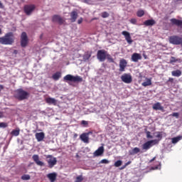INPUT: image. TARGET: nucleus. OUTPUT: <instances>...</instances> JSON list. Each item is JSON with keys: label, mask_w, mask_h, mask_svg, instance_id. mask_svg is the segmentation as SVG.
I'll list each match as a JSON object with an SVG mask.
<instances>
[{"label": "nucleus", "mask_w": 182, "mask_h": 182, "mask_svg": "<svg viewBox=\"0 0 182 182\" xmlns=\"http://www.w3.org/2000/svg\"><path fill=\"white\" fill-rule=\"evenodd\" d=\"M83 177L82 176H77L76 180L75 182H82Z\"/></svg>", "instance_id": "39"}, {"label": "nucleus", "mask_w": 182, "mask_h": 182, "mask_svg": "<svg viewBox=\"0 0 182 182\" xmlns=\"http://www.w3.org/2000/svg\"><path fill=\"white\" fill-rule=\"evenodd\" d=\"M0 22H1V16H0Z\"/></svg>", "instance_id": "58"}, {"label": "nucleus", "mask_w": 182, "mask_h": 182, "mask_svg": "<svg viewBox=\"0 0 182 182\" xmlns=\"http://www.w3.org/2000/svg\"><path fill=\"white\" fill-rule=\"evenodd\" d=\"M122 161L118 160V161H117L114 163V166L115 167H120V166H122Z\"/></svg>", "instance_id": "37"}, {"label": "nucleus", "mask_w": 182, "mask_h": 182, "mask_svg": "<svg viewBox=\"0 0 182 182\" xmlns=\"http://www.w3.org/2000/svg\"><path fill=\"white\" fill-rule=\"evenodd\" d=\"M56 173H50L47 175L48 178L50 180V182H55L56 181V177H57Z\"/></svg>", "instance_id": "21"}, {"label": "nucleus", "mask_w": 182, "mask_h": 182, "mask_svg": "<svg viewBox=\"0 0 182 182\" xmlns=\"http://www.w3.org/2000/svg\"><path fill=\"white\" fill-rule=\"evenodd\" d=\"M92 58V53L90 52H86L83 55V60H89Z\"/></svg>", "instance_id": "28"}, {"label": "nucleus", "mask_w": 182, "mask_h": 182, "mask_svg": "<svg viewBox=\"0 0 182 182\" xmlns=\"http://www.w3.org/2000/svg\"><path fill=\"white\" fill-rule=\"evenodd\" d=\"M29 92L23 90L22 88H19L17 90H16V93L14 95V97L17 99V100H26V99H28L29 97Z\"/></svg>", "instance_id": "2"}, {"label": "nucleus", "mask_w": 182, "mask_h": 182, "mask_svg": "<svg viewBox=\"0 0 182 182\" xmlns=\"http://www.w3.org/2000/svg\"><path fill=\"white\" fill-rule=\"evenodd\" d=\"M122 35L124 36L125 41H127L129 45H132L133 43V40L132 39V36H130V33H129V31H124L122 32Z\"/></svg>", "instance_id": "10"}, {"label": "nucleus", "mask_w": 182, "mask_h": 182, "mask_svg": "<svg viewBox=\"0 0 182 182\" xmlns=\"http://www.w3.org/2000/svg\"><path fill=\"white\" fill-rule=\"evenodd\" d=\"M14 43L15 36L12 32L7 33L4 36L0 37L1 45H14Z\"/></svg>", "instance_id": "1"}, {"label": "nucleus", "mask_w": 182, "mask_h": 182, "mask_svg": "<svg viewBox=\"0 0 182 182\" xmlns=\"http://www.w3.org/2000/svg\"><path fill=\"white\" fill-rule=\"evenodd\" d=\"M129 164H132V161H129L128 162H127V163L125 164V166L127 167V166H129Z\"/></svg>", "instance_id": "49"}, {"label": "nucleus", "mask_w": 182, "mask_h": 182, "mask_svg": "<svg viewBox=\"0 0 182 182\" xmlns=\"http://www.w3.org/2000/svg\"><path fill=\"white\" fill-rule=\"evenodd\" d=\"M82 22H83V18H80L77 20V23H78V25H80V23H82Z\"/></svg>", "instance_id": "46"}, {"label": "nucleus", "mask_w": 182, "mask_h": 182, "mask_svg": "<svg viewBox=\"0 0 182 182\" xmlns=\"http://www.w3.org/2000/svg\"><path fill=\"white\" fill-rule=\"evenodd\" d=\"M76 137H77V134H74V139H76Z\"/></svg>", "instance_id": "54"}, {"label": "nucleus", "mask_w": 182, "mask_h": 182, "mask_svg": "<svg viewBox=\"0 0 182 182\" xmlns=\"http://www.w3.org/2000/svg\"><path fill=\"white\" fill-rule=\"evenodd\" d=\"M159 142L160 140L159 139H153L151 141H148L142 145V149L143 150H149L151 147H153V146L159 144Z\"/></svg>", "instance_id": "4"}, {"label": "nucleus", "mask_w": 182, "mask_h": 182, "mask_svg": "<svg viewBox=\"0 0 182 182\" xmlns=\"http://www.w3.org/2000/svg\"><path fill=\"white\" fill-rule=\"evenodd\" d=\"M127 66V61L125 59L120 60L119 71L124 72Z\"/></svg>", "instance_id": "13"}, {"label": "nucleus", "mask_w": 182, "mask_h": 182, "mask_svg": "<svg viewBox=\"0 0 182 182\" xmlns=\"http://www.w3.org/2000/svg\"><path fill=\"white\" fill-rule=\"evenodd\" d=\"M126 165L123 166L122 168H121V170H123L124 168H126Z\"/></svg>", "instance_id": "53"}, {"label": "nucleus", "mask_w": 182, "mask_h": 182, "mask_svg": "<svg viewBox=\"0 0 182 182\" xmlns=\"http://www.w3.org/2000/svg\"><path fill=\"white\" fill-rule=\"evenodd\" d=\"M80 139L83 143L89 144V133H82L80 136Z\"/></svg>", "instance_id": "16"}, {"label": "nucleus", "mask_w": 182, "mask_h": 182, "mask_svg": "<svg viewBox=\"0 0 182 182\" xmlns=\"http://www.w3.org/2000/svg\"><path fill=\"white\" fill-rule=\"evenodd\" d=\"M8 126L6 122H0V128L5 129Z\"/></svg>", "instance_id": "38"}, {"label": "nucleus", "mask_w": 182, "mask_h": 182, "mask_svg": "<svg viewBox=\"0 0 182 182\" xmlns=\"http://www.w3.org/2000/svg\"><path fill=\"white\" fill-rule=\"evenodd\" d=\"M4 117V112H0V119H2Z\"/></svg>", "instance_id": "50"}, {"label": "nucleus", "mask_w": 182, "mask_h": 182, "mask_svg": "<svg viewBox=\"0 0 182 182\" xmlns=\"http://www.w3.org/2000/svg\"><path fill=\"white\" fill-rule=\"evenodd\" d=\"M156 137L158 139H158V140L160 141L162 139L163 136L161 135V134L160 132H158V134L156 135Z\"/></svg>", "instance_id": "45"}, {"label": "nucleus", "mask_w": 182, "mask_h": 182, "mask_svg": "<svg viewBox=\"0 0 182 182\" xmlns=\"http://www.w3.org/2000/svg\"><path fill=\"white\" fill-rule=\"evenodd\" d=\"M60 77H62V73L60 72H56L52 76V78L53 79V80H59Z\"/></svg>", "instance_id": "26"}, {"label": "nucleus", "mask_w": 182, "mask_h": 182, "mask_svg": "<svg viewBox=\"0 0 182 182\" xmlns=\"http://www.w3.org/2000/svg\"><path fill=\"white\" fill-rule=\"evenodd\" d=\"M21 180H24V181L31 180V176L28 174H24L21 176Z\"/></svg>", "instance_id": "34"}, {"label": "nucleus", "mask_w": 182, "mask_h": 182, "mask_svg": "<svg viewBox=\"0 0 182 182\" xmlns=\"http://www.w3.org/2000/svg\"><path fill=\"white\" fill-rule=\"evenodd\" d=\"M181 140V136H176L174 138H172V143L173 144H176V143H178Z\"/></svg>", "instance_id": "32"}, {"label": "nucleus", "mask_w": 182, "mask_h": 182, "mask_svg": "<svg viewBox=\"0 0 182 182\" xmlns=\"http://www.w3.org/2000/svg\"><path fill=\"white\" fill-rule=\"evenodd\" d=\"M172 116H173V117H176V119H178V116H179L178 112H173V113L172 114Z\"/></svg>", "instance_id": "43"}, {"label": "nucleus", "mask_w": 182, "mask_h": 182, "mask_svg": "<svg viewBox=\"0 0 182 182\" xmlns=\"http://www.w3.org/2000/svg\"><path fill=\"white\" fill-rule=\"evenodd\" d=\"M182 38L178 36H171L169 37V42L172 45H180Z\"/></svg>", "instance_id": "8"}, {"label": "nucleus", "mask_w": 182, "mask_h": 182, "mask_svg": "<svg viewBox=\"0 0 182 182\" xmlns=\"http://www.w3.org/2000/svg\"><path fill=\"white\" fill-rule=\"evenodd\" d=\"M46 102L48 105H53L54 106H56L57 101L55 100V98L48 97L46 99Z\"/></svg>", "instance_id": "25"}, {"label": "nucleus", "mask_w": 182, "mask_h": 182, "mask_svg": "<svg viewBox=\"0 0 182 182\" xmlns=\"http://www.w3.org/2000/svg\"><path fill=\"white\" fill-rule=\"evenodd\" d=\"M21 45L22 48H25L28 45V36L25 32L21 33Z\"/></svg>", "instance_id": "11"}, {"label": "nucleus", "mask_w": 182, "mask_h": 182, "mask_svg": "<svg viewBox=\"0 0 182 182\" xmlns=\"http://www.w3.org/2000/svg\"><path fill=\"white\" fill-rule=\"evenodd\" d=\"M77 11H73L70 13V21L71 22H76V20L77 19Z\"/></svg>", "instance_id": "20"}, {"label": "nucleus", "mask_w": 182, "mask_h": 182, "mask_svg": "<svg viewBox=\"0 0 182 182\" xmlns=\"http://www.w3.org/2000/svg\"><path fill=\"white\" fill-rule=\"evenodd\" d=\"M102 18H109V14L107 13V11H104L101 14Z\"/></svg>", "instance_id": "35"}, {"label": "nucleus", "mask_w": 182, "mask_h": 182, "mask_svg": "<svg viewBox=\"0 0 182 182\" xmlns=\"http://www.w3.org/2000/svg\"><path fill=\"white\" fill-rule=\"evenodd\" d=\"M152 109L154 110H161V112H164V107L161 106V103L156 102L153 105Z\"/></svg>", "instance_id": "17"}, {"label": "nucleus", "mask_w": 182, "mask_h": 182, "mask_svg": "<svg viewBox=\"0 0 182 182\" xmlns=\"http://www.w3.org/2000/svg\"><path fill=\"white\" fill-rule=\"evenodd\" d=\"M144 25L145 26H153V25H156V21L153 19L146 20L144 22Z\"/></svg>", "instance_id": "23"}, {"label": "nucleus", "mask_w": 182, "mask_h": 182, "mask_svg": "<svg viewBox=\"0 0 182 182\" xmlns=\"http://www.w3.org/2000/svg\"><path fill=\"white\" fill-rule=\"evenodd\" d=\"M142 86H144V87H146V86H151V80L147 78L146 81L142 82Z\"/></svg>", "instance_id": "30"}, {"label": "nucleus", "mask_w": 182, "mask_h": 182, "mask_svg": "<svg viewBox=\"0 0 182 182\" xmlns=\"http://www.w3.org/2000/svg\"><path fill=\"white\" fill-rule=\"evenodd\" d=\"M107 55V51L105 50H99L97 53V59H98L100 62H105Z\"/></svg>", "instance_id": "5"}, {"label": "nucleus", "mask_w": 182, "mask_h": 182, "mask_svg": "<svg viewBox=\"0 0 182 182\" xmlns=\"http://www.w3.org/2000/svg\"><path fill=\"white\" fill-rule=\"evenodd\" d=\"M100 163L101 164H109V161L107 159H102Z\"/></svg>", "instance_id": "40"}, {"label": "nucleus", "mask_w": 182, "mask_h": 182, "mask_svg": "<svg viewBox=\"0 0 182 182\" xmlns=\"http://www.w3.org/2000/svg\"><path fill=\"white\" fill-rule=\"evenodd\" d=\"M106 59H107L108 62H109L110 63H114V60L113 59L112 55L107 53V55H106Z\"/></svg>", "instance_id": "31"}, {"label": "nucleus", "mask_w": 182, "mask_h": 182, "mask_svg": "<svg viewBox=\"0 0 182 182\" xmlns=\"http://www.w3.org/2000/svg\"><path fill=\"white\" fill-rule=\"evenodd\" d=\"M146 133L147 139H153V136H151V132L149 131H146Z\"/></svg>", "instance_id": "41"}, {"label": "nucleus", "mask_w": 182, "mask_h": 182, "mask_svg": "<svg viewBox=\"0 0 182 182\" xmlns=\"http://www.w3.org/2000/svg\"><path fill=\"white\" fill-rule=\"evenodd\" d=\"M63 80L64 82H73L74 83H76L83 82V78L79 75L73 76L68 74L63 77Z\"/></svg>", "instance_id": "3"}, {"label": "nucleus", "mask_w": 182, "mask_h": 182, "mask_svg": "<svg viewBox=\"0 0 182 182\" xmlns=\"http://www.w3.org/2000/svg\"><path fill=\"white\" fill-rule=\"evenodd\" d=\"M130 23H133V25H136V23H137V20H136V18H132Z\"/></svg>", "instance_id": "42"}, {"label": "nucleus", "mask_w": 182, "mask_h": 182, "mask_svg": "<svg viewBox=\"0 0 182 182\" xmlns=\"http://www.w3.org/2000/svg\"><path fill=\"white\" fill-rule=\"evenodd\" d=\"M171 22L172 25H176V26H182V21L176 18H171Z\"/></svg>", "instance_id": "22"}, {"label": "nucleus", "mask_w": 182, "mask_h": 182, "mask_svg": "<svg viewBox=\"0 0 182 182\" xmlns=\"http://www.w3.org/2000/svg\"><path fill=\"white\" fill-rule=\"evenodd\" d=\"M178 59L176 58V57H171L170 63H176V62H178Z\"/></svg>", "instance_id": "36"}, {"label": "nucleus", "mask_w": 182, "mask_h": 182, "mask_svg": "<svg viewBox=\"0 0 182 182\" xmlns=\"http://www.w3.org/2000/svg\"><path fill=\"white\" fill-rule=\"evenodd\" d=\"M154 160H156V156H154L152 159H151L149 161V163H153V161H154Z\"/></svg>", "instance_id": "51"}, {"label": "nucleus", "mask_w": 182, "mask_h": 182, "mask_svg": "<svg viewBox=\"0 0 182 182\" xmlns=\"http://www.w3.org/2000/svg\"><path fill=\"white\" fill-rule=\"evenodd\" d=\"M21 132V129L19 128H17L16 129H13L11 132V136H15L16 137L18 136Z\"/></svg>", "instance_id": "29"}, {"label": "nucleus", "mask_w": 182, "mask_h": 182, "mask_svg": "<svg viewBox=\"0 0 182 182\" xmlns=\"http://www.w3.org/2000/svg\"><path fill=\"white\" fill-rule=\"evenodd\" d=\"M172 76H175L176 77H180L181 75V70H176L171 72Z\"/></svg>", "instance_id": "27"}, {"label": "nucleus", "mask_w": 182, "mask_h": 182, "mask_svg": "<svg viewBox=\"0 0 182 182\" xmlns=\"http://www.w3.org/2000/svg\"><path fill=\"white\" fill-rule=\"evenodd\" d=\"M36 6L35 4H28V5H25L24 6V12L26 15L29 16L31 15L33 11H35V9Z\"/></svg>", "instance_id": "7"}, {"label": "nucleus", "mask_w": 182, "mask_h": 182, "mask_svg": "<svg viewBox=\"0 0 182 182\" xmlns=\"http://www.w3.org/2000/svg\"><path fill=\"white\" fill-rule=\"evenodd\" d=\"M138 153H140V149L138 147H135L129 151V156H134V154H137Z\"/></svg>", "instance_id": "24"}, {"label": "nucleus", "mask_w": 182, "mask_h": 182, "mask_svg": "<svg viewBox=\"0 0 182 182\" xmlns=\"http://www.w3.org/2000/svg\"><path fill=\"white\" fill-rule=\"evenodd\" d=\"M81 124H83L84 126H87L89 124V122H87V121L82 120L81 122Z\"/></svg>", "instance_id": "44"}, {"label": "nucleus", "mask_w": 182, "mask_h": 182, "mask_svg": "<svg viewBox=\"0 0 182 182\" xmlns=\"http://www.w3.org/2000/svg\"><path fill=\"white\" fill-rule=\"evenodd\" d=\"M144 59H147V55H144Z\"/></svg>", "instance_id": "55"}, {"label": "nucleus", "mask_w": 182, "mask_h": 182, "mask_svg": "<svg viewBox=\"0 0 182 182\" xmlns=\"http://www.w3.org/2000/svg\"><path fill=\"white\" fill-rule=\"evenodd\" d=\"M48 159L47 162L48 164L49 168H53L55 166H56V163H58V160L55 157H53L52 155H48L46 156Z\"/></svg>", "instance_id": "6"}, {"label": "nucleus", "mask_w": 182, "mask_h": 182, "mask_svg": "<svg viewBox=\"0 0 182 182\" xmlns=\"http://www.w3.org/2000/svg\"><path fill=\"white\" fill-rule=\"evenodd\" d=\"M177 1H182V0H177Z\"/></svg>", "instance_id": "59"}, {"label": "nucleus", "mask_w": 182, "mask_h": 182, "mask_svg": "<svg viewBox=\"0 0 182 182\" xmlns=\"http://www.w3.org/2000/svg\"><path fill=\"white\" fill-rule=\"evenodd\" d=\"M168 82H171V83H173L174 82V78L169 77Z\"/></svg>", "instance_id": "47"}, {"label": "nucleus", "mask_w": 182, "mask_h": 182, "mask_svg": "<svg viewBox=\"0 0 182 182\" xmlns=\"http://www.w3.org/2000/svg\"><path fill=\"white\" fill-rule=\"evenodd\" d=\"M121 80L124 82V83H132L133 82V78L130 74L124 73L121 76Z\"/></svg>", "instance_id": "9"}, {"label": "nucleus", "mask_w": 182, "mask_h": 182, "mask_svg": "<svg viewBox=\"0 0 182 182\" xmlns=\"http://www.w3.org/2000/svg\"><path fill=\"white\" fill-rule=\"evenodd\" d=\"M0 9H4V4L0 1Z\"/></svg>", "instance_id": "52"}, {"label": "nucleus", "mask_w": 182, "mask_h": 182, "mask_svg": "<svg viewBox=\"0 0 182 182\" xmlns=\"http://www.w3.org/2000/svg\"><path fill=\"white\" fill-rule=\"evenodd\" d=\"M131 59L132 62H139V60H141V55L134 53L132 54Z\"/></svg>", "instance_id": "19"}, {"label": "nucleus", "mask_w": 182, "mask_h": 182, "mask_svg": "<svg viewBox=\"0 0 182 182\" xmlns=\"http://www.w3.org/2000/svg\"><path fill=\"white\" fill-rule=\"evenodd\" d=\"M36 139L37 141H43L45 139V133L44 132H37L35 134Z\"/></svg>", "instance_id": "18"}, {"label": "nucleus", "mask_w": 182, "mask_h": 182, "mask_svg": "<svg viewBox=\"0 0 182 182\" xmlns=\"http://www.w3.org/2000/svg\"><path fill=\"white\" fill-rule=\"evenodd\" d=\"M53 22H57L59 25H63L65 23V19L59 15H54L52 18Z\"/></svg>", "instance_id": "12"}, {"label": "nucleus", "mask_w": 182, "mask_h": 182, "mask_svg": "<svg viewBox=\"0 0 182 182\" xmlns=\"http://www.w3.org/2000/svg\"><path fill=\"white\" fill-rule=\"evenodd\" d=\"M32 159L37 166H40L41 167L45 166V164L39 160V155L34 154L33 155Z\"/></svg>", "instance_id": "14"}, {"label": "nucleus", "mask_w": 182, "mask_h": 182, "mask_svg": "<svg viewBox=\"0 0 182 182\" xmlns=\"http://www.w3.org/2000/svg\"><path fill=\"white\" fill-rule=\"evenodd\" d=\"M2 33V29L0 28V35Z\"/></svg>", "instance_id": "57"}, {"label": "nucleus", "mask_w": 182, "mask_h": 182, "mask_svg": "<svg viewBox=\"0 0 182 182\" xmlns=\"http://www.w3.org/2000/svg\"><path fill=\"white\" fill-rule=\"evenodd\" d=\"M136 15L139 18H141V16H144V11L143 10H139L136 12Z\"/></svg>", "instance_id": "33"}, {"label": "nucleus", "mask_w": 182, "mask_h": 182, "mask_svg": "<svg viewBox=\"0 0 182 182\" xmlns=\"http://www.w3.org/2000/svg\"><path fill=\"white\" fill-rule=\"evenodd\" d=\"M161 164L160 162H158V166H155V168H154V170H158L159 167H160Z\"/></svg>", "instance_id": "48"}, {"label": "nucleus", "mask_w": 182, "mask_h": 182, "mask_svg": "<svg viewBox=\"0 0 182 182\" xmlns=\"http://www.w3.org/2000/svg\"><path fill=\"white\" fill-rule=\"evenodd\" d=\"M105 153V147L100 146L94 153L93 156L95 157H99L100 156H102Z\"/></svg>", "instance_id": "15"}, {"label": "nucleus", "mask_w": 182, "mask_h": 182, "mask_svg": "<svg viewBox=\"0 0 182 182\" xmlns=\"http://www.w3.org/2000/svg\"><path fill=\"white\" fill-rule=\"evenodd\" d=\"M0 89H4V85H0Z\"/></svg>", "instance_id": "56"}]
</instances>
